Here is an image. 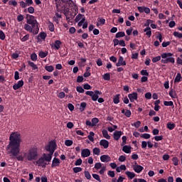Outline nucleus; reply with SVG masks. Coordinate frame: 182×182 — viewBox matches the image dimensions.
<instances>
[{"mask_svg":"<svg viewBox=\"0 0 182 182\" xmlns=\"http://www.w3.org/2000/svg\"><path fill=\"white\" fill-rule=\"evenodd\" d=\"M60 166V159L58 158H53L51 164V168H55L56 167H59Z\"/></svg>","mask_w":182,"mask_h":182,"instance_id":"nucleus-11","label":"nucleus"},{"mask_svg":"<svg viewBox=\"0 0 182 182\" xmlns=\"http://www.w3.org/2000/svg\"><path fill=\"white\" fill-rule=\"evenodd\" d=\"M86 102H81L80 105V112H84L85 109H86Z\"/></svg>","mask_w":182,"mask_h":182,"instance_id":"nucleus-41","label":"nucleus"},{"mask_svg":"<svg viewBox=\"0 0 182 182\" xmlns=\"http://www.w3.org/2000/svg\"><path fill=\"white\" fill-rule=\"evenodd\" d=\"M100 161L102 163H109V162L112 161V158L109 155H102L100 156Z\"/></svg>","mask_w":182,"mask_h":182,"instance_id":"nucleus-13","label":"nucleus"},{"mask_svg":"<svg viewBox=\"0 0 182 182\" xmlns=\"http://www.w3.org/2000/svg\"><path fill=\"white\" fill-rule=\"evenodd\" d=\"M102 136L105 139H107V140H110L111 136H110V135H109L107 130L104 129V130H102Z\"/></svg>","mask_w":182,"mask_h":182,"instance_id":"nucleus-23","label":"nucleus"},{"mask_svg":"<svg viewBox=\"0 0 182 182\" xmlns=\"http://www.w3.org/2000/svg\"><path fill=\"white\" fill-rule=\"evenodd\" d=\"M161 58H162L161 63H175L176 62V59H174L171 53H164L161 54Z\"/></svg>","mask_w":182,"mask_h":182,"instance_id":"nucleus-3","label":"nucleus"},{"mask_svg":"<svg viewBox=\"0 0 182 182\" xmlns=\"http://www.w3.org/2000/svg\"><path fill=\"white\" fill-rule=\"evenodd\" d=\"M0 39L1 41H5V33L0 30Z\"/></svg>","mask_w":182,"mask_h":182,"instance_id":"nucleus-56","label":"nucleus"},{"mask_svg":"<svg viewBox=\"0 0 182 182\" xmlns=\"http://www.w3.org/2000/svg\"><path fill=\"white\" fill-rule=\"evenodd\" d=\"M92 177L93 178H95V180H97L99 182H102V180H100V176L98 174L96 173H93L92 174Z\"/></svg>","mask_w":182,"mask_h":182,"instance_id":"nucleus-50","label":"nucleus"},{"mask_svg":"<svg viewBox=\"0 0 182 182\" xmlns=\"http://www.w3.org/2000/svg\"><path fill=\"white\" fill-rule=\"evenodd\" d=\"M113 102L114 105H119L120 103V95H116L113 98Z\"/></svg>","mask_w":182,"mask_h":182,"instance_id":"nucleus-24","label":"nucleus"},{"mask_svg":"<svg viewBox=\"0 0 182 182\" xmlns=\"http://www.w3.org/2000/svg\"><path fill=\"white\" fill-rule=\"evenodd\" d=\"M36 163L39 167L45 168L46 166H48V163H46L45 159L43 158V156L40 158Z\"/></svg>","mask_w":182,"mask_h":182,"instance_id":"nucleus-10","label":"nucleus"},{"mask_svg":"<svg viewBox=\"0 0 182 182\" xmlns=\"http://www.w3.org/2000/svg\"><path fill=\"white\" fill-rule=\"evenodd\" d=\"M167 127H168V129H169V130H173V129H174V127H176V124H171V123H168Z\"/></svg>","mask_w":182,"mask_h":182,"instance_id":"nucleus-52","label":"nucleus"},{"mask_svg":"<svg viewBox=\"0 0 182 182\" xmlns=\"http://www.w3.org/2000/svg\"><path fill=\"white\" fill-rule=\"evenodd\" d=\"M64 15L66 17V21L68 22V25H72L73 22L72 21H73V18H75V15L72 14V12L68 11V10H65L64 11Z\"/></svg>","mask_w":182,"mask_h":182,"instance_id":"nucleus-7","label":"nucleus"},{"mask_svg":"<svg viewBox=\"0 0 182 182\" xmlns=\"http://www.w3.org/2000/svg\"><path fill=\"white\" fill-rule=\"evenodd\" d=\"M100 145L104 149H107L109 147V141L106 139H102L100 141Z\"/></svg>","mask_w":182,"mask_h":182,"instance_id":"nucleus-21","label":"nucleus"},{"mask_svg":"<svg viewBox=\"0 0 182 182\" xmlns=\"http://www.w3.org/2000/svg\"><path fill=\"white\" fill-rule=\"evenodd\" d=\"M27 11H28V14H34L35 8H33V6H30L27 9Z\"/></svg>","mask_w":182,"mask_h":182,"instance_id":"nucleus-55","label":"nucleus"},{"mask_svg":"<svg viewBox=\"0 0 182 182\" xmlns=\"http://www.w3.org/2000/svg\"><path fill=\"white\" fill-rule=\"evenodd\" d=\"M76 90H77V92H78V93H85V90L83 89V87H82L80 86H77L76 87Z\"/></svg>","mask_w":182,"mask_h":182,"instance_id":"nucleus-49","label":"nucleus"},{"mask_svg":"<svg viewBox=\"0 0 182 182\" xmlns=\"http://www.w3.org/2000/svg\"><path fill=\"white\" fill-rule=\"evenodd\" d=\"M20 6L21 8H26L28 6V4H26V2L21 1H20Z\"/></svg>","mask_w":182,"mask_h":182,"instance_id":"nucleus-61","label":"nucleus"},{"mask_svg":"<svg viewBox=\"0 0 182 182\" xmlns=\"http://www.w3.org/2000/svg\"><path fill=\"white\" fill-rule=\"evenodd\" d=\"M17 21H18V22H22V21H23V15L19 14L17 16Z\"/></svg>","mask_w":182,"mask_h":182,"instance_id":"nucleus-62","label":"nucleus"},{"mask_svg":"<svg viewBox=\"0 0 182 182\" xmlns=\"http://www.w3.org/2000/svg\"><path fill=\"white\" fill-rule=\"evenodd\" d=\"M91 122L92 123L93 127H95V126H96V124H97V123H99V119L96 118V117L92 118Z\"/></svg>","mask_w":182,"mask_h":182,"instance_id":"nucleus-42","label":"nucleus"},{"mask_svg":"<svg viewBox=\"0 0 182 182\" xmlns=\"http://www.w3.org/2000/svg\"><path fill=\"white\" fill-rule=\"evenodd\" d=\"M31 60H33V62H36V60H38V55H36V53H32L31 55Z\"/></svg>","mask_w":182,"mask_h":182,"instance_id":"nucleus-43","label":"nucleus"},{"mask_svg":"<svg viewBox=\"0 0 182 182\" xmlns=\"http://www.w3.org/2000/svg\"><path fill=\"white\" fill-rule=\"evenodd\" d=\"M25 31L30 32V33H33V35H38L39 32V27H33V25L26 23L24 25Z\"/></svg>","mask_w":182,"mask_h":182,"instance_id":"nucleus-4","label":"nucleus"},{"mask_svg":"<svg viewBox=\"0 0 182 182\" xmlns=\"http://www.w3.org/2000/svg\"><path fill=\"white\" fill-rule=\"evenodd\" d=\"M123 134V132L122 131H115L113 134L114 140H116L117 141L120 139Z\"/></svg>","mask_w":182,"mask_h":182,"instance_id":"nucleus-14","label":"nucleus"},{"mask_svg":"<svg viewBox=\"0 0 182 182\" xmlns=\"http://www.w3.org/2000/svg\"><path fill=\"white\" fill-rule=\"evenodd\" d=\"M128 97L130 102H134V100H137V98H138L137 92H132L131 94H129Z\"/></svg>","mask_w":182,"mask_h":182,"instance_id":"nucleus-16","label":"nucleus"},{"mask_svg":"<svg viewBox=\"0 0 182 182\" xmlns=\"http://www.w3.org/2000/svg\"><path fill=\"white\" fill-rule=\"evenodd\" d=\"M116 66L119 68V66H126V62L124 61V58L122 56H119L117 63Z\"/></svg>","mask_w":182,"mask_h":182,"instance_id":"nucleus-18","label":"nucleus"},{"mask_svg":"<svg viewBox=\"0 0 182 182\" xmlns=\"http://www.w3.org/2000/svg\"><path fill=\"white\" fill-rule=\"evenodd\" d=\"M172 161H173V164L175 165V166H178V158L177 157H173L172 159Z\"/></svg>","mask_w":182,"mask_h":182,"instance_id":"nucleus-47","label":"nucleus"},{"mask_svg":"<svg viewBox=\"0 0 182 182\" xmlns=\"http://www.w3.org/2000/svg\"><path fill=\"white\" fill-rule=\"evenodd\" d=\"M144 168L140 165H137V162H135V165L133 166V170L135 171V173H141Z\"/></svg>","mask_w":182,"mask_h":182,"instance_id":"nucleus-12","label":"nucleus"},{"mask_svg":"<svg viewBox=\"0 0 182 182\" xmlns=\"http://www.w3.org/2000/svg\"><path fill=\"white\" fill-rule=\"evenodd\" d=\"M121 113L124 114L127 117H130V116H132V112L129 109H122Z\"/></svg>","mask_w":182,"mask_h":182,"instance_id":"nucleus-25","label":"nucleus"},{"mask_svg":"<svg viewBox=\"0 0 182 182\" xmlns=\"http://www.w3.org/2000/svg\"><path fill=\"white\" fill-rule=\"evenodd\" d=\"M144 32H146V35L149 38H150V36H151V28L150 27L148 26L146 28H144Z\"/></svg>","mask_w":182,"mask_h":182,"instance_id":"nucleus-27","label":"nucleus"},{"mask_svg":"<svg viewBox=\"0 0 182 182\" xmlns=\"http://www.w3.org/2000/svg\"><path fill=\"white\" fill-rule=\"evenodd\" d=\"M45 69L47 70V72H53V70H55V68H53V65H46Z\"/></svg>","mask_w":182,"mask_h":182,"instance_id":"nucleus-40","label":"nucleus"},{"mask_svg":"<svg viewBox=\"0 0 182 182\" xmlns=\"http://www.w3.org/2000/svg\"><path fill=\"white\" fill-rule=\"evenodd\" d=\"M140 124H141V122L137 121L134 124H132V126H134V127L139 129V127H140Z\"/></svg>","mask_w":182,"mask_h":182,"instance_id":"nucleus-58","label":"nucleus"},{"mask_svg":"<svg viewBox=\"0 0 182 182\" xmlns=\"http://www.w3.org/2000/svg\"><path fill=\"white\" fill-rule=\"evenodd\" d=\"M125 174L131 180H132V178H134V177H136V174L134 173V172L126 171Z\"/></svg>","mask_w":182,"mask_h":182,"instance_id":"nucleus-28","label":"nucleus"},{"mask_svg":"<svg viewBox=\"0 0 182 182\" xmlns=\"http://www.w3.org/2000/svg\"><path fill=\"white\" fill-rule=\"evenodd\" d=\"M46 150L50 154H53L56 150V142L54 141L49 142V144L46 146Z\"/></svg>","mask_w":182,"mask_h":182,"instance_id":"nucleus-6","label":"nucleus"},{"mask_svg":"<svg viewBox=\"0 0 182 182\" xmlns=\"http://www.w3.org/2000/svg\"><path fill=\"white\" fill-rule=\"evenodd\" d=\"M102 166H103V164H102V163H100V162L96 163V164H95V168L96 170H100V168H101L103 167Z\"/></svg>","mask_w":182,"mask_h":182,"instance_id":"nucleus-45","label":"nucleus"},{"mask_svg":"<svg viewBox=\"0 0 182 182\" xmlns=\"http://www.w3.org/2000/svg\"><path fill=\"white\" fill-rule=\"evenodd\" d=\"M9 144L6 147V150L11 149L10 153L11 156H16L21 152V134L19 132H13L9 137Z\"/></svg>","mask_w":182,"mask_h":182,"instance_id":"nucleus-1","label":"nucleus"},{"mask_svg":"<svg viewBox=\"0 0 182 182\" xmlns=\"http://www.w3.org/2000/svg\"><path fill=\"white\" fill-rule=\"evenodd\" d=\"M173 35V36H175V38H178V39H182V33H181L174 31Z\"/></svg>","mask_w":182,"mask_h":182,"instance_id":"nucleus-36","label":"nucleus"},{"mask_svg":"<svg viewBox=\"0 0 182 182\" xmlns=\"http://www.w3.org/2000/svg\"><path fill=\"white\" fill-rule=\"evenodd\" d=\"M52 49L55 50H59L60 49V46H62V41L60 40H55V42L50 45Z\"/></svg>","mask_w":182,"mask_h":182,"instance_id":"nucleus-9","label":"nucleus"},{"mask_svg":"<svg viewBox=\"0 0 182 182\" xmlns=\"http://www.w3.org/2000/svg\"><path fill=\"white\" fill-rule=\"evenodd\" d=\"M98 22L100 23V25H105V23H106V19L103 18H99Z\"/></svg>","mask_w":182,"mask_h":182,"instance_id":"nucleus-53","label":"nucleus"},{"mask_svg":"<svg viewBox=\"0 0 182 182\" xmlns=\"http://www.w3.org/2000/svg\"><path fill=\"white\" fill-rule=\"evenodd\" d=\"M38 38H40L41 39H42L43 41H45V39H46V33H40Z\"/></svg>","mask_w":182,"mask_h":182,"instance_id":"nucleus-48","label":"nucleus"},{"mask_svg":"<svg viewBox=\"0 0 182 182\" xmlns=\"http://www.w3.org/2000/svg\"><path fill=\"white\" fill-rule=\"evenodd\" d=\"M26 159L28 161H32L38 159V148L33 147L27 153H25Z\"/></svg>","mask_w":182,"mask_h":182,"instance_id":"nucleus-2","label":"nucleus"},{"mask_svg":"<svg viewBox=\"0 0 182 182\" xmlns=\"http://www.w3.org/2000/svg\"><path fill=\"white\" fill-rule=\"evenodd\" d=\"M92 153L94 156H100V149L98 147H95L92 149Z\"/></svg>","mask_w":182,"mask_h":182,"instance_id":"nucleus-31","label":"nucleus"},{"mask_svg":"<svg viewBox=\"0 0 182 182\" xmlns=\"http://www.w3.org/2000/svg\"><path fill=\"white\" fill-rule=\"evenodd\" d=\"M164 106H174V103H173V101H165L164 102Z\"/></svg>","mask_w":182,"mask_h":182,"instance_id":"nucleus-46","label":"nucleus"},{"mask_svg":"<svg viewBox=\"0 0 182 182\" xmlns=\"http://www.w3.org/2000/svg\"><path fill=\"white\" fill-rule=\"evenodd\" d=\"M52 156H53V154H43V159L49 163L52 160Z\"/></svg>","mask_w":182,"mask_h":182,"instance_id":"nucleus-19","label":"nucleus"},{"mask_svg":"<svg viewBox=\"0 0 182 182\" xmlns=\"http://www.w3.org/2000/svg\"><path fill=\"white\" fill-rule=\"evenodd\" d=\"M81 164H82V159H78L75 163V166H80Z\"/></svg>","mask_w":182,"mask_h":182,"instance_id":"nucleus-64","label":"nucleus"},{"mask_svg":"<svg viewBox=\"0 0 182 182\" xmlns=\"http://www.w3.org/2000/svg\"><path fill=\"white\" fill-rule=\"evenodd\" d=\"M48 29L50 32H53L55 31V25L51 21L48 22Z\"/></svg>","mask_w":182,"mask_h":182,"instance_id":"nucleus-29","label":"nucleus"},{"mask_svg":"<svg viewBox=\"0 0 182 182\" xmlns=\"http://www.w3.org/2000/svg\"><path fill=\"white\" fill-rule=\"evenodd\" d=\"M81 156L84 159L90 156V150L89 149H84L81 151Z\"/></svg>","mask_w":182,"mask_h":182,"instance_id":"nucleus-15","label":"nucleus"},{"mask_svg":"<svg viewBox=\"0 0 182 182\" xmlns=\"http://www.w3.org/2000/svg\"><path fill=\"white\" fill-rule=\"evenodd\" d=\"M12 156L15 157V156ZM25 158L26 159V156H25V153H24V156H22V155L16 156V159H17L18 161H23V160H25Z\"/></svg>","mask_w":182,"mask_h":182,"instance_id":"nucleus-33","label":"nucleus"},{"mask_svg":"<svg viewBox=\"0 0 182 182\" xmlns=\"http://www.w3.org/2000/svg\"><path fill=\"white\" fill-rule=\"evenodd\" d=\"M104 80H110V73H105L102 75Z\"/></svg>","mask_w":182,"mask_h":182,"instance_id":"nucleus-44","label":"nucleus"},{"mask_svg":"<svg viewBox=\"0 0 182 182\" xmlns=\"http://www.w3.org/2000/svg\"><path fill=\"white\" fill-rule=\"evenodd\" d=\"M141 137H142V139H150L151 136L149 134H141Z\"/></svg>","mask_w":182,"mask_h":182,"instance_id":"nucleus-59","label":"nucleus"},{"mask_svg":"<svg viewBox=\"0 0 182 182\" xmlns=\"http://www.w3.org/2000/svg\"><path fill=\"white\" fill-rule=\"evenodd\" d=\"M11 58L13 59H18L19 58V53L16 51L14 53L11 55Z\"/></svg>","mask_w":182,"mask_h":182,"instance_id":"nucleus-54","label":"nucleus"},{"mask_svg":"<svg viewBox=\"0 0 182 182\" xmlns=\"http://www.w3.org/2000/svg\"><path fill=\"white\" fill-rule=\"evenodd\" d=\"M105 171H106V166H103L101 168V169H100V171H99V173H100L102 176H103V175L105 174Z\"/></svg>","mask_w":182,"mask_h":182,"instance_id":"nucleus-57","label":"nucleus"},{"mask_svg":"<svg viewBox=\"0 0 182 182\" xmlns=\"http://www.w3.org/2000/svg\"><path fill=\"white\" fill-rule=\"evenodd\" d=\"M126 36V34L124 33V32L120 31V32H118L116 33L115 38H124V36Z\"/></svg>","mask_w":182,"mask_h":182,"instance_id":"nucleus-35","label":"nucleus"},{"mask_svg":"<svg viewBox=\"0 0 182 182\" xmlns=\"http://www.w3.org/2000/svg\"><path fill=\"white\" fill-rule=\"evenodd\" d=\"M169 96H171V97L172 99H177V93H176V91L171 90L169 92Z\"/></svg>","mask_w":182,"mask_h":182,"instance_id":"nucleus-32","label":"nucleus"},{"mask_svg":"<svg viewBox=\"0 0 182 182\" xmlns=\"http://www.w3.org/2000/svg\"><path fill=\"white\" fill-rule=\"evenodd\" d=\"M99 95H102V92H100V91L99 90L94 91V94L92 95V97H91L92 100H93L94 102H96V100L99 99Z\"/></svg>","mask_w":182,"mask_h":182,"instance_id":"nucleus-20","label":"nucleus"},{"mask_svg":"<svg viewBox=\"0 0 182 182\" xmlns=\"http://www.w3.org/2000/svg\"><path fill=\"white\" fill-rule=\"evenodd\" d=\"M122 151H124V153H126L127 154L132 153V146L127 145L124 146L122 148Z\"/></svg>","mask_w":182,"mask_h":182,"instance_id":"nucleus-22","label":"nucleus"},{"mask_svg":"<svg viewBox=\"0 0 182 182\" xmlns=\"http://www.w3.org/2000/svg\"><path fill=\"white\" fill-rule=\"evenodd\" d=\"M23 86V80H19L17 83L13 85V89L14 90H18V89H21Z\"/></svg>","mask_w":182,"mask_h":182,"instance_id":"nucleus-17","label":"nucleus"},{"mask_svg":"<svg viewBox=\"0 0 182 182\" xmlns=\"http://www.w3.org/2000/svg\"><path fill=\"white\" fill-rule=\"evenodd\" d=\"M38 56H40L41 59H43V58H46V56H48V52L40 51Z\"/></svg>","mask_w":182,"mask_h":182,"instance_id":"nucleus-38","label":"nucleus"},{"mask_svg":"<svg viewBox=\"0 0 182 182\" xmlns=\"http://www.w3.org/2000/svg\"><path fill=\"white\" fill-rule=\"evenodd\" d=\"M74 173H80L82 171V168L80 167H75L73 168Z\"/></svg>","mask_w":182,"mask_h":182,"instance_id":"nucleus-60","label":"nucleus"},{"mask_svg":"<svg viewBox=\"0 0 182 182\" xmlns=\"http://www.w3.org/2000/svg\"><path fill=\"white\" fill-rule=\"evenodd\" d=\"M85 21H86V18H85V15L79 14L76 16L75 18V22H78L77 26H82L83 23H85Z\"/></svg>","mask_w":182,"mask_h":182,"instance_id":"nucleus-8","label":"nucleus"},{"mask_svg":"<svg viewBox=\"0 0 182 182\" xmlns=\"http://www.w3.org/2000/svg\"><path fill=\"white\" fill-rule=\"evenodd\" d=\"M28 63L29 66H31V68H32L33 70H36V69H38V65H36L35 64V63L28 61Z\"/></svg>","mask_w":182,"mask_h":182,"instance_id":"nucleus-34","label":"nucleus"},{"mask_svg":"<svg viewBox=\"0 0 182 182\" xmlns=\"http://www.w3.org/2000/svg\"><path fill=\"white\" fill-rule=\"evenodd\" d=\"M26 19V22L28 25H33V28L39 27V23L35 16L28 14Z\"/></svg>","mask_w":182,"mask_h":182,"instance_id":"nucleus-5","label":"nucleus"},{"mask_svg":"<svg viewBox=\"0 0 182 182\" xmlns=\"http://www.w3.org/2000/svg\"><path fill=\"white\" fill-rule=\"evenodd\" d=\"M94 136H95V133L93 132H90L87 138L90 141H95V138H93Z\"/></svg>","mask_w":182,"mask_h":182,"instance_id":"nucleus-37","label":"nucleus"},{"mask_svg":"<svg viewBox=\"0 0 182 182\" xmlns=\"http://www.w3.org/2000/svg\"><path fill=\"white\" fill-rule=\"evenodd\" d=\"M181 80H182L181 74L178 73L175 77L174 83H179V82H181Z\"/></svg>","mask_w":182,"mask_h":182,"instance_id":"nucleus-30","label":"nucleus"},{"mask_svg":"<svg viewBox=\"0 0 182 182\" xmlns=\"http://www.w3.org/2000/svg\"><path fill=\"white\" fill-rule=\"evenodd\" d=\"M161 60V55H158L152 58L153 63H157V62Z\"/></svg>","mask_w":182,"mask_h":182,"instance_id":"nucleus-39","label":"nucleus"},{"mask_svg":"<svg viewBox=\"0 0 182 182\" xmlns=\"http://www.w3.org/2000/svg\"><path fill=\"white\" fill-rule=\"evenodd\" d=\"M107 175L109 176V177H114L115 174H114V171H109L108 173H107Z\"/></svg>","mask_w":182,"mask_h":182,"instance_id":"nucleus-63","label":"nucleus"},{"mask_svg":"<svg viewBox=\"0 0 182 182\" xmlns=\"http://www.w3.org/2000/svg\"><path fill=\"white\" fill-rule=\"evenodd\" d=\"M126 165H121L120 166H117L116 168L117 173H120L121 171H125Z\"/></svg>","mask_w":182,"mask_h":182,"instance_id":"nucleus-26","label":"nucleus"},{"mask_svg":"<svg viewBox=\"0 0 182 182\" xmlns=\"http://www.w3.org/2000/svg\"><path fill=\"white\" fill-rule=\"evenodd\" d=\"M72 144H73V141L69 139L65 141V146H70Z\"/></svg>","mask_w":182,"mask_h":182,"instance_id":"nucleus-51","label":"nucleus"}]
</instances>
